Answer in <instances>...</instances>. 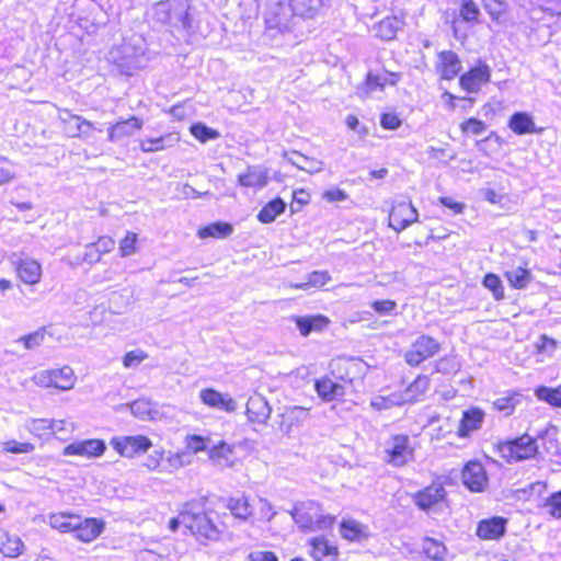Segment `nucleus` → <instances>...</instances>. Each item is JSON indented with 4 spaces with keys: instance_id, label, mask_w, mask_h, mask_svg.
<instances>
[{
    "instance_id": "obj_1",
    "label": "nucleus",
    "mask_w": 561,
    "mask_h": 561,
    "mask_svg": "<svg viewBox=\"0 0 561 561\" xmlns=\"http://www.w3.org/2000/svg\"><path fill=\"white\" fill-rule=\"evenodd\" d=\"M264 22L265 35L273 38L277 35L299 38L309 33L305 20L294 12L288 0H268Z\"/></svg>"
},
{
    "instance_id": "obj_2",
    "label": "nucleus",
    "mask_w": 561,
    "mask_h": 561,
    "mask_svg": "<svg viewBox=\"0 0 561 561\" xmlns=\"http://www.w3.org/2000/svg\"><path fill=\"white\" fill-rule=\"evenodd\" d=\"M495 449L507 463L534 459L539 455L537 438L528 433L499 442L495 445Z\"/></svg>"
},
{
    "instance_id": "obj_3",
    "label": "nucleus",
    "mask_w": 561,
    "mask_h": 561,
    "mask_svg": "<svg viewBox=\"0 0 561 561\" xmlns=\"http://www.w3.org/2000/svg\"><path fill=\"white\" fill-rule=\"evenodd\" d=\"M188 0H162L153 7V19L162 24L175 28L190 30L192 27Z\"/></svg>"
},
{
    "instance_id": "obj_4",
    "label": "nucleus",
    "mask_w": 561,
    "mask_h": 561,
    "mask_svg": "<svg viewBox=\"0 0 561 561\" xmlns=\"http://www.w3.org/2000/svg\"><path fill=\"white\" fill-rule=\"evenodd\" d=\"M111 57L122 72L130 75L133 70L145 67V42L142 38H135V43L125 42L122 46L111 51Z\"/></svg>"
},
{
    "instance_id": "obj_5",
    "label": "nucleus",
    "mask_w": 561,
    "mask_h": 561,
    "mask_svg": "<svg viewBox=\"0 0 561 561\" xmlns=\"http://www.w3.org/2000/svg\"><path fill=\"white\" fill-rule=\"evenodd\" d=\"M183 526L199 541L218 540L220 531L209 516L202 511H195V505L187 504L183 514Z\"/></svg>"
},
{
    "instance_id": "obj_6",
    "label": "nucleus",
    "mask_w": 561,
    "mask_h": 561,
    "mask_svg": "<svg viewBox=\"0 0 561 561\" xmlns=\"http://www.w3.org/2000/svg\"><path fill=\"white\" fill-rule=\"evenodd\" d=\"M440 351L439 342L426 334L420 335L412 342L404 354V359L410 366H419L424 360L433 357Z\"/></svg>"
},
{
    "instance_id": "obj_7",
    "label": "nucleus",
    "mask_w": 561,
    "mask_h": 561,
    "mask_svg": "<svg viewBox=\"0 0 561 561\" xmlns=\"http://www.w3.org/2000/svg\"><path fill=\"white\" fill-rule=\"evenodd\" d=\"M110 445L122 457L127 458L147 453L152 447L151 440L145 435L116 436L111 439Z\"/></svg>"
},
{
    "instance_id": "obj_8",
    "label": "nucleus",
    "mask_w": 561,
    "mask_h": 561,
    "mask_svg": "<svg viewBox=\"0 0 561 561\" xmlns=\"http://www.w3.org/2000/svg\"><path fill=\"white\" fill-rule=\"evenodd\" d=\"M365 363L354 357H337L330 364L331 374L337 380L350 382L365 370Z\"/></svg>"
},
{
    "instance_id": "obj_9",
    "label": "nucleus",
    "mask_w": 561,
    "mask_h": 561,
    "mask_svg": "<svg viewBox=\"0 0 561 561\" xmlns=\"http://www.w3.org/2000/svg\"><path fill=\"white\" fill-rule=\"evenodd\" d=\"M491 80V68L484 61L479 60L478 64L462 73L459 83L468 93H478L483 84Z\"/></svg>"
},
{
    "instance_id": "obj_10",
    "label": "nucleus",
    "mask_w": 561,
    "mask_h": 561,
    "mask_svg": "<svg viewBox=\"0 0 561 561\" xmlns=\"http://www.w3.org/2000/svg\"><path fill=\"white\" fill-rule=\"evenodd\" d=\"M386 453L390 463L397 467L404 466L413 457V448L410 446L409 436L399 434L391 437L387 443Z\"/></svg>"
},
{
    "instance_id": "obj_11",
    "label": "nucleus",
    "mask_w": 561,
    "mask_h": 561,
    "mask_svg": "<svg viewBox=\"0 0 561 561\" xmlns=\"http://www.w3.org/2000/svg\"><path fill=\"white\" fill-rule=\"evenodd\" d=\"M447 492L442 482L434 481L413 495L414 504L422 511L428 512L437 504L446 501Z\"/></svg>"
},
{
    "instance_id": "obj_12",
    "label": "nucleus",
    "mask_w": 561,
    "mask_h": 561,
    "mask_svg": "<svg viewBox=\"0 0 561 561\" xmlns=\"http://www.w3.org/2000/svg\"><path fill=\"white\" fill-rule=\"evenodd\" d=\"M419 213L411 202H400L389 213V227L401 232L417 221Z\"/></svg>"
},
{
    "instance_id": "obj_13",
    "label": "nucleus",
    "mask_w": 561,
    "mask_h": 561,
    "mask_svg": "<svg viewBox=\"0 0 561 561\" xmlns=\"http://www.w3.org/2000/svg\"><path fill=\"white\" fill-rule=\"evenodd\" d=\"M508 519L503 516L483 518L477 524L476 535L481 540H501L507 530Z\"/></svg>"
},
{
    "instance_id": "obj_14",
    "label": "nucleus",
    "mask_w": 561,
    "mask_h": 561,
    "mask_svg": "<svg viewBox=\"0 0 561 561\" xmlns=\"http://www.w3.org/2000/svg\"><path fill=\"white\" fill-rule=\"evenodd\" d=\"M463 485L471 492H482L488 484V476L480 461L471 460L466 463L461 473Z\"/></svg>"
},
{
    "instance_id": "obj_15",
    "label": "nucleus",
    "mask_w": 561,
    "mask_h": 561,
    "mask_svg": "<svg viewBox=\"0 0 561 561\" xmlns=\"http://www.w3.org/2000/svg\"><path fill=\"white\" fill-rule=\"evenodd\" d=\"M105 450L106 444L103 439H83L67 445L62 450V455L94 458L102 456Z\"/></svg>"
},
{
    "instance_id": "obj_16",
    "label": "nucleus",
    "mask_w": 561,
    "mask_h": 561,
    "mask_svg": "<svg viewBox=\"0 0 561 561\" xmlns=\"http://www.w3.org/2000/svg\"><path fill=\"white\" fill-rule=\"evenodd\" d=\"M485 419V413L478 407H471L462 411L459 426L457 430V436L460 438H468L474 432L479 431Z\"/></svg>"
},
{
    "instance_id": "obj_17",
    "label": "nucleus",
    "mask_w": 561,
    "mask_h": 561,
    "mask_svg": "<svg viewBox=\"0 0 561 561\" xmlns=\"http://www.w3.org/2000/svg\"><path fill=\"white\" fill-rule=\"evenodd\" d=\"M291 9L305 22L322 15L331 5V0H288Z\"/></svg>"
},
{
    "instance_id": "obj_18",
    "label": "nucleus",
    "mask_w": 561,
    "mask_h": 561,
    "mask_svg": "<svg viewBox=\"0 0 561 561\" xmlns=\"http://www.w3.org/2000/svg\"><path fill=\"white\" fill-rule=\"evenodd\" d=\"M318 504L312 501L297 503L291 511L290 516L294 522L304 530H314L316 512Z\"/></svg>"
},
{
    "instance_id": "obj_19",
    "label": "nucleus",
    "mask_w": 561,
    "mask_h": 561,
    "mask_svg": "<svg viewBox=\"0 0 561 561\" xmlns=\"http://www.w3.org/2000/svg\"><path fill=\"white\" fill-rule=\"evenodd\" d=\"M76 527L73 536L83 542H91L98 538L104 530V523L98 518H85L81 520L78 516L75 518Z\"/></svg>"
},
{
    "instance_id": "obj_20",
    "label": "nucleus",
    "mask_w": 561,
    "mask_h": 561,
    "mask_svg": "<svg viewBox=\"0 0 561 561\" xmlns=\"http://www.w3.org/2000/svg\"><path fill=\"white\" fill-rule=\"evenodd\" d=\"M314 390L324 402L340 400L345 396L344 385L334 381L328 376L314 380Z\"/></svg>"
},
{
    "instance_id": "obj_21",
    "label": "nucleus",
    "mask_w": 561,
    "mask_h": 561,
    "mask_svg": "<svg viewBox=\"0 0 561 561\" xmlns=\"http://www.w3.org/2000/svg\"><path fill=\"white\" fill-rule=\"evenodd\" d=\"M291 320L302 336L322 332L330 324L329 318L323 314L293 316Z\"/></svg>"
},
{
    "instance_id": "obj_22",
    "label": "nucleus",
    "mask_w": 561,
    "mask_h": 561,
    "mask_svg": "<svg viewBox=\"0 0 561 561\" xmlns=\"http://www.w3.org/2000/svg\"><path fill=\"white\" fill-rule=\"evenodd\" d=\"M202 402L210 408L232 412L237 409V402L228 394H222L213 388L203 389L199 392Z\"/></svg>"
},
{
    "instance_id": "obj_23",
    "label": "nucleus",
    "mask_w": 561,
    "mask_h": 561,
    "mask_svg": "<svg viewBox=\"0 0 561 561\" xmlns=\"http://www.w3.org/2000/svg\"><path fill=\"white\" fill-rule=\"evenodd\" d=\"M272 409L266 399L261 394L249 398L247 402V415L250 422L264 424L271 416Z\"/></svg>"
},
{
    "instance_id": "obj_24",
    "label": "nucleus",
    "mask_w": 561,
    "mask_h": 561,
    "mask_svg": "<svg viewBox=\"0 0 561 561\" xmlns=\"http://www.w3.org/2000/svg\"><path fill=\"white\" fill-rule=\"evenodd\" d=\"M405 25L403 19H400L396 15L386 16L380 22L376 23L373 26V31L375 32V36L380 38L381 41L389 42L397 37L399 31H401Z\"/></svg>"
},
{
    "instance_id": "obj_25",
    "label": "nucleus",
    "mask_w": 561,
    "mask_h": 561,
    "mask_svg": "<svg viewBox=\"0 0 561 561\" xmlns=\"http://www.w3.org/2000/svg\"><path fill=\"white\" fill-rule=\"evenodd\" d=\"M141 127L142 122L136 116H130L108 127V140L112 142L121 141L126 137L133 136Z\"/></svg>"
},
{
    "instance_id": "obj_26",
    "label": "nucleus",
    "mask_w": 561,
    "mask_h": 561,
    "mask_svg": "<svg viewBox=\"0 0 561 561\" xmlns=\"http://www.w3.org/2000/svg\"><path fill=\"white\" fill-rule=\"evenodd\" d=\"M507 126L514 134L519 136L541 131V129H537L533 115L522 111L515 112L510 116Z\"/></svg>"
},
{
    "instance_id": "obj_27",
    "label": "nucleus",
    "mask_w": 561,
    "mask_h": 561,
    "mask_svg": "<svg viewBox=\"0 0 561 561\" xmlns=\"http://www.w3.org/2000/svg\"><path fill=\"white\" fill-rule=\"evenodd\" d=\"M267 170L262 165L248 167L238 175V183L244 187L263 188L267 185Z\"/></svg>"
},
{
    "instance_id": "obj_28",
    "label": "nucleus",
    "mask_w": 561,
    "mask_h": 561,
    "mask_svg": "<svg viewBox=\"0 0 561 561\" xmlns=\"http://www.w3.org/2000/svg\"><path fill=\"white\" fill-rule=\"evenodd\" d=\"M340 533L344 539L350 541H363L370 536L367 525H364L355 519H342L340 524Z\"/></svg>"
},
{
    "instance_id": "obj_29",
    "label": "nucleus",
    "mask_w": 561,
    "mask_h": 561,
    "mask_svg": "<svg viewBox=\"0 0 561 561\" xmlns=\"http://www.w3.org/2000/svg\"><path fill=\"white\" fill-rule=\"evenodd\" d=\"M47 387H55L60 390H68L73 387V370L69 366L59 369H53L47 375Z\"/></svg>"
},
{
    "instance_id": "obj_30",
    "label": "nucleus",
    "mask_w": 561,
    "mask_h": 561,
    "mask_svg": "<svg viewBox=\"0 0 561 561\" xmlns=\"http://www.w3.org/2000/svg\"><path fill=\"white\" fill-rule=\"evenodd\" d=\"M557 435V426L549 424L545 430L537 432L535 438H537V442H541V446L547 454L561 457V447Z\"/></svg>"
},
{
    "instance_id": "obj_31",
    "label": "nucleus",
    "mask_w": 561,
    "mask_h": 561,
    "mask_svg": "<svg viewBox=\"0 0 561 561\" xmlns=\"http://www.w3.org/2000/svg\"><path fill=\"white\" fill-rule=\"evenodd\" d=\"M439 60L442 62L440 76L445 80H451L461 70V61L458 55L453 50L440 51Z\"/></svg>"
},
{
    "instance_id": "obj_32",
    "label": "nucleus",
    "mask_w": 561,
    "mask_h": 561,
    "mask_svg": "<svg viewBox=\"0 0 561 561\" xmlns=\"http://www.w3.org/2000/svg\"><path fill=\"white\" fill-rule=\"evenodd\" d=\"M220 502L236 518H239L243 522L252 515V508L244 495L238 497H222L220 499Z\"/></svg>"
},
{
    "instance_id": "obj_33",
    "label": "nucleus",
    "mask_w": 561,
    "mask_h": 561,
    "mask_svg": "<svg viewBox=\"0 0 561 561\" xmlns=\"http://www.w3.org/2000/svg\"><path fill=\"white\" fill-rule=\"evenodd\" d=\"M431 386V380L427 376L420 375L415 380L402 392L400 403H413L419 401Z\"/></svg>"
},
{
    "instance_id": "obj_34",
    "label": "nucleus",
    "mask_w": 561,
    "mask_h": 561,
    "mask_svg": "<svg viewBox=\"0 0 561 561\" xmlns=\"http://www.w3.org/2000/svg\"><path fill=\"white\" fill-rule=\"evenodd\" d=\"M18 275L25 284H36L42 275L41 264L33 259L21 260L18 265Z\"/></svg>"
},
{
    "instance_id": "obj_35",
    "label": "nucleus",
    "mask_w": 561,
    "mask_h": 561,
    "mask_svg": "<svg viewBox=\"0 0 561 561\" xmlns=\"http://www.w3.org/2000/svg\"><path fill=\"white\" fill-rule=\"evenodd\" d=\"M311 557L314 561H334L337 556V548L330 545L324 538L310 540Z\"/></svg>"
},
{
    "instance_id": "obj_36",
    "label": "nucleus",
    "mask_w": 561,
    "mask_h": 561,
    "mask_svg": "<svg viewBox=\"0 0 561 561\" xmlns=\"http://www.w3.org/2000/svg\"><path fill=\"white\" fill-rule=\"evenodd\" d=\"M285 158L289 163L308 173H314L322 170V162L314 158H309L298 151L285 153Z\"/></svg>"
},
{
    "instance_id": "obj_37",
    "label": "nucleus",
    "mask_w": 561,
    "mask_h": 561,
    "mask_svg": "<svg viewBox=\"0 0 561 561\" xmlns=\"http://www.w3.org/2000/svg\"><path fill=\"white\" fill-rule=\"evenodd\" d=\"M286 209V203L280 197L270 201L257 214V220L262 224L273 222Z\"/></svg>"
},
{
    "instance_id": "obj_38",
    "label": "nucleus",
    "mask_w": 561,
    "mask_h": 561,
    "mask_svg": "<svg viewBox=\"0 0 561 561\" xmlns=\"http://www.w3.org/2000/svg\"><path fill=\"white\" fill-rule=\"evenodd\" d=\"M233 232V226L225 221H216L208 226L201 228L197 236L201 239L218 238L224 239L229 237Z\"/></svg>"
},
{
    "instance_id": "obj_39",
    "label": "nucleus",
    "mask_w": 561,
    "mask_h": 561,
    "mask_svg": "<svg viewBox=\"0 0 561 561\" xmlns=\"http://www.w3.org/2000/svg\"><path fill=\"white\" fill-rule=\"evenodd\" d=\"M535 397L552 408H561V383L558 387L538 386L535 391Z\"/></svg>"
},
{
    "instance_id": "obj_40",
    "label": "nucleus",
    "mask_w": 561,
    "mask_h": 561,
    "mask_svg": "<svg viewBox=\"0 0 561 561\" xmlns=\"http://www.w3.org/2000/svg\"><path fill=\"white\" fill-rule=\"evenodd\" d=\"M179 141V137L175 134H168L158 138H150L142 140L140 144V149L144 152H153L158 150H162L164 148L173 146Z\"/></svg>"
},
{
    "instance_id": "obj_41",
    "label": "nucleus",
    "mask_w": 561,
    "mask_h": 561,
    "mask_svg": "<svg viewBox=\"0 0 561 561\" xmlns=\"http://www.w3.org/2000/svg\"><path fill=\"white\" fill-rule=\"evenodd\" d=\"M510 285L515 289H524L533 280V275L529 270L524 267H516L504 273Z\"/></svg>"
},
{
    "instance_id": "obj_42",
    "label": "nucleus",
    "mask_w": 561,
    "mask_h": 561,
    "mask_svg": "<svg viewBox=\"0 0 561 561\" xmlns=\"http://www.w3.org/2000/svg\"><path fill=\"white\" fill-rule=\"evenodd\" d=\"M422 549L425 556L431 560L443 561L447 556V548L444 542L431 537L423 539Z\"/></svg>"
},
{
    "instance_id": "obj_43",
    "label": "nucleus",
    "mask_w": 561,
    "mask_h": 561,
    "mask_svg": "<svg viewBox=\"0 0 561 561\" xmlns=\"http://www.w3.org/2000/svg\"><path fill=\"white\" fill-rule=\"evenodd\" d=\"M234 447L221 440L209 449V458L218 465H231Z\"/></svg>"
},
{
    "instance_id": "obj_44",
    "label": "nucleus",
    "mask_w": 561,
    "mask_h": 561,
    "mask_svg": "<svg viewBox=\"0 0 561 561\" xmlns=\"http://www.w3.org/2000/svg\"><path fill=\"white\" fill-rule=\"evenodd\" d=\"M65 114L67 115V117L61 116L62 122L69 123V124H71V123L76 124V131L72 133V137H76V136L88 137L91 134V131L93 130V124L91 122L87 121L85 118H83L79 115H73L69 111H65Z\"/></svg>"
},
{
    "instance_id": "obj_45",
    "label": "nucleus",
    "mask_w": 561,
    "mask_h": 561,
    "mask_svg": "<svg viewBox=\"0 0 561 561\" xmlns=\"http://www.w3.org/2000/svg\"><path fill=\"white\" fill-rule=\"evenodd\" d=\"M310 416V409L293 405L285 410L284 417L289 426H299Z\"/></svg>"
},
{
    "instance_id": "obj_46",
    "label": "nucleus",
    "mask_w": 561,
    "mask_h": 561,
    "mask_svg": "<svg viewBox=\"0 0 561 561\" xmlns=\"http://www.w3.org/2000/svg\"><path fill=\"white\" fill-rule=\"evenodd\" d=\"M78 516L69 514H51L49 516V525L61 533H72L76 527L75 518Z\"/></svg>"
},
{
    "instance_id": "obj_47",
    "label": "nucleus",
    "mask_w": 561,
    "mask_h": 561,
    "mask_svg": "<svg viewBox=\"0 0 561 561\" xmlns=\"http://www.w3.org/2000/svg\"><path fill=\"white\" fill-rule=\"evenodd\" d=\"M482 285L492 293L495 300L504 299V287L499 275L486 273L482 279Z\"/></svg>"
},
{
    "instance_id": "obj_48",
    "label": "nucleus",
    "mask_w": 561,
    "mask_h": 561,
    "mask_svg": "<svg viewBox=\"0 0 561 561\" xmlns=\"http://www.w3.org/2000/svg\"><path fill=\"white\" fill-rule=\"evenodd\" d=\"M55 424L47 419H32L27 423V430L31 434L44 438L50 435V427Z\"/></svg>"
},
{
    "instance_id": "obj_49",
    "label": "nucleus",
    "mask_w": 561,
    "mask_h": 561,
    "mask_svg": "<svg viewBox=\"0 0 561 561\" xmlns=\"http://www.w3.org/2000/svg\"><path fill=\"white\" fill-rule=\"evenodd\" d=\"M459 14L467 23H479L480 9L473 0H462Z\"/></svg>"
},
{
    "instance_id": "obj_50",
    "label": "nucleus",
    "mask_w": 561,
    "mask_h": 561,
    "mask_svg": "<svg viewBox=\"0 0 561 561\" xmlns=\"http://www.w3.org/2000/svg\"><path fill=\"white\" fill-rule=\"evenodd\" d=\"M190 130L191 134L201 142L214 140L219 137V133L216 129H213L203 123L193 124Z\"/></svg>"
},
{
    "instance_id": "obj_51",
    "label": "nucleus",
    "mask_w": 561,
    "mask_h": 561,
    "mask_svg": "<svg viewBox=\"0 0 561 561\" xmlns=\"http://www.w3.org/2000/svg\"><path fill=\"white\" fill-rule=\"evenodd\" d=\"M482 3L492 21L495 22H500L501 16L507 10V3L504 0H482Z\"/></svg>"
},
{
    "instance_id": "obj_52",
    "label": "nucleus",
    "mask_w": 561,
    "mask_h": 561,
    "mask_svg": "<svg viewBox=\"0 0 561 561\" xmlns=\"http://www.w3.org/2000/svg\"><path fill=\"white\" fill-rule=\"evenodd\" d=\"M46 330L38 329L32 333L19 337L15 343H22L25 350H34L38 347L45 340Z\"/></svg>"
},
{
    "instance_id": "obj_53",
    "label": "nucleus",
    "mask_w": 561,
    "mask_h": 561,
    "mask_svg": "<svg viewBox=\"0 0 561 561\" xmlns=\"http://www.w3.org/2000/svg\"><path fill=\"white\" fill-rule=\"evenodd\" d=\"M547 513L556 519L561 518V490L551 493L542 505Z\"/></svg>"
},
{
    "instance_id": "obj_54",
    "label": "nucleus",
    "mask_w": 561,
    "mask_h": 561,
    "mask_svg": "<svg viewBox=\"0 0 561 561\" xmlns=\"http://www.w3.org/2000/svg\"><path fill=\"white\" fill-rule=\"evenodd\" d=\"M516 397L517 394H511L497 398L493 402V407L495 410L503 412L505 415H511L514 412L517 403Z\"/></svg>"
},
{
    "instance_id": "obj_55",
    "label": "nucleus",
    "mask_w": 561,
    "mask_h": 561,
    "mask_svg": "<svg viewBox=\"0 0 561 561\" xmlns=\"http://www.w3.org/2000/svg\"><path fill=\"white\" fill-rule=\"evenodd\" d=\"M24 543L20 538H8L3 543L1 551L5 557L15 558L22 553Z\"/></svg>"
},
{
    "instance_id": "obj_56",
    "label": "nucleus",
    "mask_w": 561,
    "mask_h": 561,
    "mask_svg": "<svg viewBox=\"0 0 561 561\" xmlns=\"http://www.w3.org/2000/svg\"><path fill=\"white\" fill-rule=\"evenodd\" d=\"M35 449V446L31 443H20L11 439L3 443V450L12 454H30Z\"/></svg>"
},
{
    "instance_id": "obj_57",
    "label": "nucleus",
    "mask_w": 561,
    "mask_h": 561,
    "mask_svg": "<svg viewBox=\"0 0 561 561\" xmlns=\"http://www.w3.org/2000/svg\"><path fill=\"white\" fill-rule=\"evenodd\" d=\"M460 128L463 133L481 135L486 130V124L478 118L470 117L461 123Z\"/></svg>"
},
{
    "instance_id": "obj_58",
    "label": "nucleus",
    "mask_w": 561,
    "mask_h": 561,
    "mask_svg": "<svg viewBox=\"0 0 561 561\" xmlns=\"http://www.w3.org/2000/svg\"><path fill=\"white\" fill-rule=\"evenodd\" d=\"M557 345L558 342L554 339L542 334L539 336L535 346L538 353L551 355L556 351Z\"/></svg>"
},
{
    "instance_id": "obj_59",
    "label": "nucleus",
    "mask_w": 561,
    "mask_h": 561,
    "mask_svg": "<svg viewBox=\"0 0 561 561\" xmlns=\"http://www.w3.org/2000/svg\"><path fill=\"white\" fill-rule=\"evenodd\" d=\"M130 412L141 419V420H145L149 413H150V407H149V402L145 401V400H136L129 404L126 405Z\"/></svg>"
},
{
    "instance_id": "obj_60",
    "label": "nucleus",
    "mask_w": 561,
    "mask_h": 561,
    "mask_svg": "<svg viewBox=\"0 0 561 561\" xmlns=\"http://www.w3.org/2000/svg\"><path fill=\"white\" fill-rule=\"evenodd\" d=\"M401 124V119L393 112L382 113L380 116V125L383 129L396 130Z\"/></svg>"
},
{
    "instance_id": "obj_61",
    "label": "nucleus",
    "mask_w": 561,
    "mask_h": 561,
    "mask_svg": "<svg viewBox=\"0 0 561 561\" xmlns=\"http://www.w3.org/2000/svg\"><path fill=\"white\" fill-rule=\"evenodd\" d=\"M373 310L381 316L390 314L397 308V302L394 300L385 299V300H374L370 304Z\"/></svg>"
},
{
    "instance_id": "obj_62",
    "label": "nucleus",
    "mask_w": 561,
    "mask_h": 561,
    "mask_svg": "<svg viewBox=\"0 0 561 561\" xmlns=\"http://www.w3.org/2000/svg\"><path fill=\"white\" fill-rule=\"evenodd\" d=\"M137 241L136 233L127 232L125 238L121 241L119 251L122 256H129L135 252Z\"/></svg>"
},
{
    "instance_id": "obj_63",
    "label": "nucleus",
    "mask_w": 561,
    "mask_h": 561,
    "mask_svg": "<svg viewBox=\"0 0 561 561\" xmlns=\"http://www.w3.org/2000/svg\"><path fill=\"white\" fill-rule=\"evenodd\" d=\"M310 201V195L305 190H297L293 194V203L290 204V211L296 213L300 207L307 205Z\"/></svg>"
},
{
    "instance_id": "obj_64",
    "label": "nucleus",
    "mask_w": 561,
    "mask_h": 561,
    "mask_svg": "<svg viewBox=\"0 0 561 561\" xmlns=\"http://www.w3.org/2000/svg\"><path fill=\"white\" fill-rule=\"evenodd\" d=\"M145 358H147V355L141 350H134L125 354L123 358V364L125 367H135L139 365Z\"/></svg>"
}]
</instances>
